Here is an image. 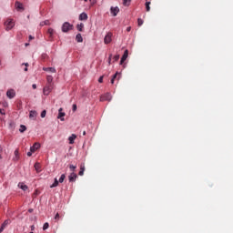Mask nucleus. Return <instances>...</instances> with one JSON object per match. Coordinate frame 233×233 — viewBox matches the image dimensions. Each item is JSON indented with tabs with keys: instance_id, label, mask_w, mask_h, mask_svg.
<instances>
[{
	"instance_id": "nucleus-1",
	"label": "nucleus",
	"mask_w": 233,
	"mask_h": 233,
	"mask_svg": "<svg viewBox=\"0 0 233 233\" xmlns=\"http://www.w3.org/2000/svg\"><path fill=\"white\" fill-rule=\"evenodd\" d=\"M4 25L5 26L6 32H10L14 26H15V22L12 18H7L6 21L4 23Z\"/></svg>"
},
{
	"instance_id": "nucleus-2",
	"label": "nucleus",
	"mask_w": 233,
	"mask_h": 233,
	"mask_svg": "<svg viewBox=\"0 0 233 233\" xmlns=\"http://www.w3.org/2000/svg\"><path fill=\"white\" fill-rule=\"evenodd\" d=\"M61 30L64 34L70 32V30H74V25L70 24L69 22H65L62 25Z\"/></svg>"
},
{
	"instance_id": "nucleus-3",
	"label": "nucleus",
	"mask_w": 233,
	"mask_h": 233,
	"mask_svg": "<svg viewBox=\"0 0 233 233\" xmlns=\"http://www.w3.org/2000/svg\"><path fill=\"white\" fill-rule=\"evenodd\" d=\"M53 88H54L53 84H47L46 86H45L43 89L44 96H48L50 92H52Z\"/></svg>"
},
{
	"instance_id": "nucleus-4",
	"label": "nucleus",
	"mask_w": 233,
	"mask_h": 233,
	"mask_svg": "<svg viewBox=\"0 0 233 233\" xmlns=\"http://www.w3.org/2000/svg\"><path fill=\"white\" fill-rule=\"evenodd\" d=\"M65 116H66V114L63 112V107H60L58 109L57 119H60V121H65Z\"/></svg>"
},
{
	"instance_id": "nucleus-5",
	"label": "nucleus",
	"mask_w": 233,
	"mask_h": 233,
	"mask_svg": "<svg viewBox=\"0 0 233 233\" xmlns=\"http://www.w3.org/2000/svg\"><path fill=\"white\" fill-rule=\"evenodd\" d=\"M100 101H112V95L110 93L105 94L100 96Z\"/></svg>"
},
{
	"instance_id": "nucleus-6",
	"label": "nucleus",
	"mask_w": 233,
	"mask_h": 233,
	"mask_svg": "<svg viewBox=\"0 0 233 233\" xmlns=\"http://www.w3.org/2000/svg\"><path fill=\"white\" fill-rule=\"evenodd\" d=\"M105 45H108L109 43H112V33H107L104 38Z\"/></svg>"
},
{
	"instance_id": "nucleus-7",
	"label": "nucleus",
	"mask_w": 233,
	"mask_h": 233,
	"mask_svg": "<svg viewBox=\"0 0 233 233\" xmlns=\"http://www.w3.org/2000/svg\"><path fill=\"white\" fill-rule=\"evenodd\" d=\"M6 96L8 97V99H14V97H15V90L14 89L7 90Z\"/></svg>"
},
{
	"instance_id": "nucleus-8",
	"label": "nucleus",
	"mask_w": 233,
	"mask_h": 233,
	"mask_svg": "<svg viewBox=\"0 0 233 233\" xmlns=\"http://www.w3.org/2000/svg\"><path fill=\"white\" fill-rule=\"evenodd\" d=\"M110 12L113 15V17H116V15H117V14H119V7L118 6H111L110 7Z\"/></svg>"
},
{
	"instance_id": "nucleus-9",
	"label": "nucleus",
	"mask_w": 233,
	"mask_h": 233,
	"mask_svg": "<svg viewBox=\"0 0 233 233\" xmlns=\"http://www.w3.org/2000/svg\"><path fill=\"white\" fill-rule=\"evenodd\" d=\"M15 9L19 12V11H24L25 10V5H23V4H21L19 1H16L15 3Z\"/></svg>"
},
{
	"instance_id": "nucleus-10",
	"label": "nucleus",
	"mask_w": 233,
	"mask_h": 233,
	"mask_svg": "<svg viewBox=\"0 0 233 233\" xmlns=\"http://www.w3.org/2000/svg\"><path fill=\"white\" fill-rule=\"evenodd\" d=\"M36 117H37V111L31 110L29 112V119H32L33 121H35Z\"/></svg>"
},
{
	"instance_id": "nucleus-11",
	"label": "nucleus",
	"mask_w": 233,
	"mask_h": 233,
	"mask_svg": "<svg viewBox=\"0 0 233 233\" xmlns=\"http://www.w3.org/2000/svg\"><path fill=\"white\" fill-rule=\"evenodd\" d=\"M128 57V50H125L122 57H121V60H120V65H123V63H125V61H127V58Z\"/></svg>"
},
{
	"instance_id": "nucleus-12",
	"label": "nucleus",
	"mask_w": 233,
	"mask_h": 233,
	"mask_svg": "<svg viewBox=\"0 0 233 233\" xmlns=\"http://www.w3.org/2000/svg\"><path fill=\"white\" fill-rule=\"evenodd\" d=\"M68 179L70 181V183H74V181H76L77 179V174L76 173H71L69 176H68Z\"/></svg>"
},
{
	"instance_id": "nucleus-13",
	"label": "nucleus",
	"mask_w": 233,
	"mask_h": 233,
	"mask_svg": "<svg viewBox=\"0 0 233 233\" xmlns=\"http://www.w3.org/2000/svg\"><path fill=\"white\" fill-rule=\"evenodd\" d=\"M38 148H41V144L35 142L31 147V152H35V150H38Z\"/></svg>"
},
{
	"instance_id": "nucleus-14",
	"label": "nucleus",
	"mask_w": 233,
	"mask_h": 233,
	"mask_svg": "<svg viewBox=\"0 0 233 233\" xmlns=\"http://www.w3.org/2000/svg\"><path fill=\"white\" fill-rule=\"evenodd\" d=\"M76 137H77V136H76V134H72V135L68 137L69 145H74V143H75V141H76Z\"/></svg>"
},
{
	"instance_id": "nucleus-15",
	"label": "nucleus",
	"mask_w": 233,
	"mask_h": 233,
	"mask_svg": "<svg viewBox=\"0 0 233 233\" xmlns=\"http://www.w3.org/2000/svg\"><path fill=\"white\" fill-rule=\"evenodd\" d=\"M88 19V15L86 13H81L79 15V21H86Z\"/></svg>"
},
{
	"instance_id": "nucleus-16",
	"label": "nucleus",
	"mask_w": 233,
	"mask_h": 233,
	"mask_svg": "<svg viewBox=\"0 0 233 233\" xmlns=\"http://www.w3.org/2000/svg\"><path fill=\"white\" fill-rule=\"evenodd\" d=\"M45 72H51V74H56V67H43Z\"/></svg>"
},
{
	"instance_id": "nucleus-17",
	"label": "nucleus",
	"mask_w": 233,
	"mask_h": 233,
	"mask_svg": "<svg viewBox=\"0 0 233 233\" xmlns=\"http://www.w3.org/2000/svg\"><path fill=\"white\" fill-rule=\"evenodd\" d=\"M18 188H21V190L26 191L28 190V186H26L25 183H18Z\"/></svg>"
},
{
	"instance_id": "nucleus-18",
	"label": "nucleus",
	"mask_w": 233,
	"mask_h": 233,
	"mask_svg": "<svg viewBox=\"0 0 233 233\" xmlns=\"http://www.w3.org/2000/svg\"><path fill=\"white\" fill-rule=\"evenodd\" d=\"M14 161H19V150H15V157H13Z\"/></svg>"
},
{
	"instance_id": "nucleus-19",
	"label": "nucleus",
	"mask_w": 233,
	"mask_h": 233,
	"mask_svg": "<svg viewBox=\"0 0 233 233\" xmlns=\"http://www.w3.org/2000/svg\"><path fill=\"white\" fill-rule=\"evenodd\" d=\"M35 170L37 174H39V172H41V165L37 162L35 164Z\"/></svg>"
},
{
	"instance_id": "nucleus-20",
	"label": "nucleus",
	"mask_w": 233,
	"mask_h": 233,
	"mask_svg": "<svg viewBox=\"0 0 233 233\" xmlns=\"http://www.w3.org/2000/svg\"><path fill=\"white\" fill-rule=\"evenodd\" d=\"M76 40L77 43H83V36L81 35V34L78 33L76 35Z\"/></svg>"
},
{
	"instance_id": "nucleus-21",
	"label": "nucleus",
	"mask_w": 233,
	"mask_h": 233,
	"mask_svg": "<svg viewBox=\"0 0 233 233\" xmlns=\"http://www.w3.org/2000/svg\"><path fill=\"white\" fill-rule=\"evenodd\" d=\"M85 174V164L80 165V171L78 173L79 176H84Z\"/></svg>"
},
{
	"instance_id": "nucleus-22",
	"label": "nucleus",
	"mask_w": 233,
	"mask_h": 233,
	"mask_svg": "<svg viewBox=\"0 0 233 233\" xmlns=\"http://www.w3.org/2000/svg\"><path fill=\"white\" fill-rule=\"evenodd\" d=\"M46 81H47V85H53L52 81H54V77L49 75L46 76Z\"/></svg>"
},
{
	"instance_id": "nucleus-23",
	"label": "nucleus",
	"mask_w": 233,
	"mask_h": 233,
	"mask_svg": "<svg viewBox=\"0 0 233 233\" xmlns=\"http://www.w3.org/2000/svg\"><path fill=\"white\" fill-rule=\"evenodd\" d=\"M59 185V180L57 178H55L54 183L50 186V188H56Z\"/></svg>"
},
{
	"instance_id": "nucleus-24",
	"label": "nucleus",
	"mask_w": 233,
	"mask_h": 233,
	"mask_svg": "<svg viewBox=\"0 0 233 233\" xmlns=\"http://www.w3.org/2000/svg\"><path fill=\"white\" fill-rule=\"evenodd\" d=\"M84 27H85V25H84L83 23L78 24V25H76V28H77L78 32H83V28H84Z\"/></svg>"
},
{
	"instance_id": "nucleus-25",
	"label": "nucleus",
	"mask_w": 233,
	"mask_h": 233,
	"mask_svg": "<svg viewBox=\"0 0 233 233\" xmlns=\"http://www.w3.org/2000/svg\"><path fill=\"white\" fill-rule=\"evenodd\" d=\"M19 132L23 134V132H26V126L20 125Z\"/></svg>"
},
{
	"instance_id": "nucleus-26",
	"label": "nucleus",
	"mask_w": 233,
	"mask_h": 233,
	"mask_svg": "<svg viewBox=\"0 0 233 233\" xmlns=\"http://www.w3.org/2000/svg\"><path fill=\"white\" fill-rule=\"evenodd\" d=\"M47 34L49 35L50 37H54V34H55L54 29L53 28H48Z\"/></svg>"
},
{
	"instance_id": "nucleus-27",
	"label": "nucleus",
	"mask_w": 233,
	"mask_h": 233,
	"mask_svg": "<svg viewBox=\"0 0 233 233\" xmlns=\"http://www.w3.org/2000/svg\"><path fill=\"white\" fill-rule=\"evenodd\" d=\"M130 3H132V0H123L124 6H130Z\"/></svg>"
},
{
	"instance_id": "nucleus-28",
	"label": "nucleus",
	"mask_w": 233,
	"mask_h": 233,
	"mask_svg": "<svg viewBox=\"0 0 233 233\" xmlns=\"http://www.w3.org/2000/svg\"><path fill=\"white\" fill-rule=\"evenodd\" d=\"M9 223H10V220L6 219V220H5L4 223L2 224V227H3L4 228H5L8 227Z\"/></svg>"
},
{
	"instance_id": "nucleus-29",
	"label": "nucleus",
	"mask_w": 233,
	"mask_h": 233,
	"mask_svg": "<svg viewBox=\"0 0 233 233\" xmlns=\"http://www.w3.org/2000/svg\"><path fill=\"white\" fill-rule=\"evenodd\" d=\"M50 25V21L48 20H46V21H43L40 23V26H45V25Z\"/></svg>"
},
{
	"instance_id": "nucleus-30",
	"label": "nucleus",
	"mask_w": 233,
	"mask_h": 233,
	"mask_svg": "<svg viewBox=\"0 0 233 233\" xmlns=\"http://www.w3.org/2000/svg\"><path fill=\"white\" fill-rule=\"evenodd\" d=\"M66 177V176L65 174H62L59 180H58V183H63V181H65Z\"/></svg>"
},
{
	"instance_id": "nucleus-31",
	"label": "nucleus",
	"mask_w": 233,
	"mask_h": 233,
	"mask_svg": "<svg viewBox=\"0 0 233 233\" xmlns=\"http://www.w3.org/2000/svg\"><path fill=\"white\" fill-rule=\"evenodd\" d=\"M146 10L147 12H150V2H146Z\"/></svg>"
},
{
	"instance_id": "nucleus-32",
	"label": "nucleus",
	"mask_w": 233,
	"mask_h": 233,
	"mask_svg": "<svg viewBox=\"0 0 233 233\" xmlns=\"http://www.w3.org/2000/svg\"><path fill=\"white\" fill-rule=\"evenodd\" d=\"M50 227V225L48 224V222H46L43 226V230H47V228Z\"/></svg>"
},
{
	"instance_id": "nucleus-33",
	"label": "nucleus",
	"mask_w": 233,
	"mask_h": 233,
	"mask_svg": "<svg viewBox=\"0 0 233 233\" xmlns=\"http://www.w3.org/2000/svg\"><path fill=\"white\" fill-rule=\"evenodd\" d=\"M69 168L72 172H74V170H76V168H77V166H74V165H69Z\"/></svg>"
},
{
	"instance_id": "nucleus-34",
	"label": "nucleus",
	"mask_w": 233,
	"mask_h": 233,
	"mask_svg": "<svg viewBox=\"0 0 233 233\" xmlns=\"http://www.w3.org/2000/svg\"><path fill=\"white\" fill-rule=\"evenodd\" d=\"M137 23H138V26H142V25H143V19L138 18V19H137Z\"/></svg>"
},
{
	"instance_id": "nucleus-35",
	"label": "nucleus",
	"mask_w": 233,
	"mask_h": 233,
	"mask_svg": "<svg viewBox=\"0 0 233 233\" xmlns=\"http://www.w3.org/2000/svg\"><path fill=\"white\" fill-rule=\"evenodd\" d=\"M41 117H46V110L41 112Z\"/></svg>"
},
{
	"instance_id": "nucleus-36",
	"label": "nucleus",
	"mask_w": 233,
	"mask_h": 233,
	"mask_svg": "<svg viewBox=\"0 0 233 233\" xmlns=\"http://www.w3.org/2000/svg\"><path fill=\"white\" fill-rule=\"evenodd\" d=\"M77 110V105L74 104L73 105V112H76Z\"/></svg>"
},
{
	"instance_id": "nucleus-37",
	"label": "nucleus",
	"mask_w": 233,
	"mask_h": 233,
	"mask_svg": "<svg viewBox=\"0 0 233 233\" xmlns=\"http://www.w3.org/2000/svg\"><path fill=\"white\" fill-rule=\"evenodd\" d=\"M114 60H115V61H119V55L115 56H114Z\"/></svg>"
},
{
	"instance_id": "nucleus-38",
	"label": "nucleus",
	"mask_w": 233,
	"mask_h": 233,
	"mask_svg": "<svg viewBox=\"0 0 233 233\" xmlns=\"http://www.w3.org/2000/svg\"><path fill=\"white\" fill-rule=\"evenodd\" d=\"M34 152H32V150H30L29 152H27V156H28V157H30L31 156H32V154H33Z\"/></svg>"
},
{
	"instance_id": "nucleus-39",
	"label": "nucleus",
	"mask_w": 233,
	"mask_h": 233,
	"mask_svg": "<svg viewBox=\"0 0 233 233\" xmlns=\"http://www.w3.org/2000/svg\"><path fill=\"white\" fill-rule=\"evenodd\" d=\"M98 83H103V76H100V77L98 78Z\"/></svg>"
},
{
	"instance_id": "nucleus-40",
	"label": "nucleus",
	"mask_w": 233,
	"mask_h": 233,
	"mask_svg": "<svg viewBox=\"0 0 233 233\" xmlns=\"http://www.w3.org/2000/svg\"><path fill=\"white\" fill-rule=\"evenodd\" d=\"M1 152H3V147H0V159H3V156H1Z\"/></svg>"
},
{
	"instance_id": "nucleus-41",
	"label": "nucleus",
	"mask_w": 233,
	"mask_h": 233,
	"mask_svg": "<svg viewBox=\"0 0 233 233\" xmlns=\"http://www.w3.org/2000/svg\"><path fill=\"white\" fill-rule=\"evenodd\" d=\"M22 65H24L25 66V68H28V66H29L28 63H23Z\"/></svg>"
},
{
	"instance_id": "nucleus-42",
	"label": "nucleus",
	"mask_w": 233,
	"mask_h": 233,
	"mask_svg": "<svg viewBox=\"0 0 233 233\" xmlns=\"http://www.w3.org/2000/svg\"><path fill=\"white\" fill-rule=\"evenodd\" d=\"M32 88H34V90H35V88H37V85L33 84V85H32Z\"/></svg>"
},
{
	"instance_id": "nucleus-43",
	"label": "nucleus",
	"mask_w": 233,
	"mask_h": 233,
	"mask_svg": "<svg viewBox=\"0 0 233 233\" xmlns=\"http://www.w3.org/2000/svg\"><path fill=\"white\" fill-rule=\"evenodd\" d=\"M117 74H119V73L116 72V73L113 76L112 79H116V77H117Z\"/></svg>"
},
{
	"instance_id": "nucleus-44",
	"label": "nucleus",
	"mask_w": 233,
	"mask_h": 233,
	"mask_svg": "<svg viewBox=\"0 0 233 233\" xmlns=\"http://www.w3.org/2000/svg\"><path fill=\"white\" fill-rule=\"evenodd\" d=\"M55 219H59V213H56V215L55 216Z\"/></svg>"
},
{
	"instance_id": "nucleus-45",
	"label": "nucleus",
	"mask_w": 233,
	"mask_h": 233,
	"mask_svg": "<svg viewBox=\"0 0 233 233\" xmlns=\"http://www.w3.org/2000/svg\"><path fill=\"white\" fill-rule=\"evenodd\" d=\"M130 30H132L131 26L127 27V32H130Z\"/></svg>"
},
{
	"instance_id": "nucleus-46",
	"label": "nucleus",
	"mask_w": 233,
	"mask_h": 233,
	"mask_svg": "<svg viewBox=\"0 0 233 233\" xmlns=\"http://www.w3.org/2000/svg\"><path fill=\"white\" fill-rule=\"evenodd\" d=\"M110 61H112V55H110L109 58H108V63L110 65Z\"/></svg>"
},
{
	"instance_id": "nucleus-47",
	"label": "nucleus",
	"mask_w": 233,
	"mask_h": 233,
	"mask_svg": "<svg viewBox=\"0 0 233 233\" xmlns=\"http://www.w3.org/2000/svg\"><path fill=\"white\" fill-rule=\"evenodd\" d=\"M0 114H1L2 116H5V112H3V109H1V108H0Z\"/></svg>"
},
{
	"instance_id": "nucleus-48",
	"label": "nucleus",
	"mask_w": 233,
	"mask_h": 233,
	"mask_svg": "<svg viewBox=\"0 0 233 233\" xmlns=\"http://www.w3.org/2000/svg\"><path fill=\"white\" fill-rule=\"evenodd\" d=\"M3 230H5V228H3V227L1 226V228H0V233L3 232Z\"/></svg>"
},
{
	"instance_id": "nucleus-49",
	"label": "nucleus",
	"mask_w": 233,
	"mask_h": 233,
	"mask_svg": "<svg viewBox=\"0 0 233 233\" xmlns=\"http://www.w3.org/2000/svg\"><path fill=\"white\" fill-rule=\"evenodd\" d=\"M32 39H34V36L29 35V40L32 41Z\"/></svg>"
},
{
	"instance_id": "nucleus-50",
	"label": "nucleus",
	"mask_w": 233,
	"mask_h": 233,
	"mask_svg": "<svg viewBox=\"0 0 233 233\" xmlns=\"http://www.w3.org/2000/svg\"><path fill=\"white\" fill-rule=\"evenodd\" d=\"M25 72H28V67H25Z\"/></svg>"
},
{
	"instance_id": "nucleus-51",
	"label": "nucleus",
	"mask_w": 233,
	"mask_h": 233,
	"mask_svg": "<svg viewBox=\"0 0 233 233\" xmlns=\"http://www.w3.org/2000/svg\"><path fill=\"white\" fill-rule=\"evenodd\" d=\"M114 81H115V79L112 78V79H111V84H112V85H114Z\"/></svg>"
},
{
	"instance_id": "nucleus-52",
	"label": "nucleus",
	"mask_w": 233,
	"mask_h": 233,
	"mask_svg": "<svg viewBox=\"0 0 233 233\" xmlns=\"http://www.w3.org/2000/svg\"><path fill=\"white\" fill-rule=\"evenodd\" d=\"M35 227L31 226V230H35Z\"/></svg>"
},
{
	"instance_id": "nucleus-53",
	"label": "nucleus",
	"mask_w": 233,
	"mask_h": 233,
	"mask_svg": "<svg viewBox=\"0 0 233 233\" xmlns=\"http://www.w3.org/2000/svg\"><path fill=\"white\" fill-rule=\"evenodd\" d=\"M83 136H86V131H84V132H83Z\"/></svg>"
},
{
	"instance_id": "nucleus-54",
	"label": "nucleus",
	"mask_w": 233,
	"mask_h": 233,
	"mask_svg": "<svg viewBox=\"0 0 233 233\" xmlns=\"http://www.w3.org/2000/svg\"><path fill=\"white\" fill-rule=\"evenodd\" d=\"M29 212H34V209H29Z\"/></svg>"
},
{
	"instance_id": "nucleus-55",
	"label": "nucleus",
	"mask_w": 233,
	"mask_h": 233,
	"mask_svg": "<svg viewBox=\"0 0 233 233\" xmlns=\"http://www.w3.org/2000/svg\"><path fill=\"white\" fill-rule=\"evenodd\" d=\"M25 46H28V44H25Z\"/></svg>"
},
{
	"instance_id": "nucleus-56",
	"label": "nucleus",
	"mask_w": 233,
	"mask_h": 233,
	"mask_svg": "<svg viewBox=\"0 0 233 233\" xmlns=\"http://www.w3.org/2000/svg\"><path fill=\"white\" fill-rule=\"evenodd\" d=\"M10 127H12V123L10 124Z\"/></svg>"
},
{
	"instance_id": "nucleus-57",
	"label": "nucleus",
	"mask_w": 233,
	"mask_h": 233,
	"mask_svg": "<svg viewBox=\"0 0 233 233\" xmlns=\"http://www.w3.org/2000/svg\"><path fill=\"white\" fill-rule=\"evenodd\" d=\"M29 233H34L33 231L29 232Z\"/></svg>"
},
{
	"instance_id": "nucleus-58",
	"label": "nucleus",
	"mask_w": 233,
	"mask_h": 233,
	"mask_svg": "<svg viewBox=\"0 0 233 233\" xmlns=\"http://www.w3.org/2000/svg\"><path fill=\"white\" fill-rule=\"evenodd\" d=\"M0 65H1V60H0Z\"/></svg>"
}]
</instances>
